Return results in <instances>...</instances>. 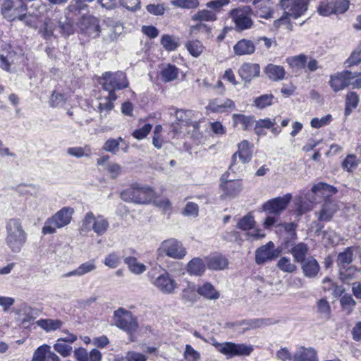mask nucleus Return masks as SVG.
<instances>
[{"label":"nucleus","instance_id":"61","mask_svg":"<svg viewBox=\"0 0 361 361\" xmlns=\"http://www.w3.org/2000/svg\"><path fill=\"white\" fill-rule=\"evenodd\" d=\"M104 170L109 174L111 178H116L122 172V167L116 162L106 164Z\"/></svg>","mask_w":361,"mask_h":361},{"label":"nucleus","instance_id":"19","mask_svg":"<svg viewBox=\"0 0 361 361\" xmlns=\"http://www.w3.org/2000/svg\"><path fill=\"white\" fill-rule=\"evenodd\" d=\"M260 73V66L258 63H244L238 70V74L246 85Z\"/></svg>","mask_w":361,"mask_h":361},{"label":"nucleus","instance_id":"22","mask_svg":"<svg viewBox=\"0 0 361 361\" xmlns=\"http://www.w3.org/2000/svg\"><path fill=\"white\" fill-rule=\"evenodd\" d=\"M105 23L107 27V34L104 37V40L107 42L116 40L123 31L122 24L119 21L114 20L111 18H107Z\"/></svg>","mask_w":361,"mask_h":361},{"label":"nucleus","instance_id":"20","mask_svg":"<svg viewBox=\"0 0 361 361\" xmlns=\"http://www.w3.org/2000/svg\"><path fill=\"white\" fill-rule=\"evenodd\" d=\"M303 275L310 279L316 278L320 271V266L312 256H308L300 262Z\"/></svg>","mask_w":361,"mask_h":361},{"label":"nucleus","instance_id":"36","mask_svg":"<svg viewBox=\"0 0 361 361\" xmlns=\"http://www.w3.org/2000/svg\"><path fill=\"white\" fill-rule=\"evenodd\" d=\"M238 147L236 153L238 154L239 159L243 164L248 163L252 157V149L248 141L243 140L238 144Z\"/></svg>","mask_w":361,"mask_h":361},{"label":"nucleus","instance_id":"48","mask_svg":"<svg viewBox=\"0 0 361 361\" xmlns=\"http://www.w3.org/2000/svg\"><path fill=\"white\" fill-rule=\"evenodd\" d=\"M359 96L355 92H350L347 94L345 98V115H349L353 109H355L359 104Z\"/></svg>","mask_w":361,"mask_h":361},{"label":"nucleus","instance_id":"39","mask_svg":"<svg viewBox=\"0 0 361 361\" xmlns=\"http://www.w3.org/2000/svg\"><path fill=\"white\" fill-rule=\"evenodd\" d=\"M316 311L322 319L329 320L331 318V305L326 298H322L317 302Z\"/></svg>","mask_w":361,"mask_h":361},{"label":"nucleus","instance_id":"45","mask_svg":"<svg viewBox=\"0 0 361 361\" xmlns=\"http://www.w3.org/2000/svg\"><path fill=\"white\" fill-rule=\"evenodd\" d=\"M353 251L351 247H347L337 257V264L340 269L348 267L353 261Z\"/></svg>","mask_w":361,"mask_h":361},{"label":"nucleus","instance_id":"24","mask_svg":"<svg viewBox=\"0 0 361 361\" xmlns=\"http://www.w3.org/2000/svg\"><path fill=\"white\" fill-rule=\"evenodd\" d=\"M338 209V208L336 202L331 200H326L322 204L320 211L319 212H316L315 214L317 215L319 221H329L332 219Z\"/></svg>","mask_w":361,"mask_h":361},{"label":"nucleus","instance_id":"2","mask_svg":"<svg viewBox=\"0 0 361 361\" xmlns=\"http://www.w3.org/2000/svg\"><path fill=\"white\" fill-rule=\"evenodd\" d=\"M6 243L13 252H19L27 240V233L18 218L8 219L6 224Z\"/></svg>","mask_w":361,"mask_h":361},{"label":"nucleus","instance_id":"12","mask_svg":"<svg viewBox=\"0 0 361 361\" xmlns=\"http://www.w3.org/2000/svg\"><path fill=\"white\" fill-rule=\"evenodd\" d=\"M157 251L159 255H166L176 259H183L187 254L183 244L175 238L164 240Z\"/></svg>","mask_w":361,"mask_h":361},{"label":"nucleus","instance_id":"31","mask_svg":"<svg viewBox=\"0 0 361 361\" xmlns=\"http://www.w3.org/2000/svg\"><path fill=\"white\" fill-rule=\"evenodd\" d=\"M205 264L204 261L199 257L191 259L187 264V271L190 275L201 276L205 271Z\"/></svg>","mask_w":361,"mask_h":361},{"label":"nucleus","instance_id":"14","mask_svg":"<svg viewBox=\"0 0 361 361\" xmlns=\"http://www.w3.org/2000/svg\"><path fill=\"white\" fill-rule=\"evenodd\" d=\"M85 13H82L80 15L81 17L77 25L81 33L90 37L96 38L99 36L101 32L99 19Z\"/></svg>","mask_w":361,"mask_h":361},{"label":"nucleus","instance_id":"49","mask_svg":"<svg viewBox=\"0 0 361 361\" xmlns=\"http://www.w3.org/2000/svg\"><path fill=\"white\" fill-rule=\"evenodd\" d=\"M185 47L189 53L194 57H198L203 52L204 47L197 40H190L185 44Z\"/></svg>","mask_w":361,"mask_h":361},{"label":"nucleus","instance_id":"17","mask_svg":"<svg viewBox=\"0 0 361 361\" xmlns=\"http://www.w3.org/2000/svg\"><path fill=\"white\" fill-rule=\"evenodd\" d=\"M292 196L290 194H286L283 197H278L267 201L263 205L264 211L270 214H280L288 205Z\"/></svg>","mask_w":361,"mask_h":361},{"label":"nucleus","instance_id":"23","mask_svg":"<svg viewBox=\"0 0 361 361\" xmlns=\"http://www.w3.org/2000/svg\"><path fill=\"white\" fill-rule=\"evenodd\" d=\"M220 188L223 192L222 196L233 198L241 191L242 184L239 180H226L221 183Z\"/></svg>","mask_w":361,"mask_h":361},{"label":"nucleus","instance_id":"50","mask_svg":"<svg viewBox=\"0 0 361 361\" xmlns=\"http://www.w3.org/2000/svg\"><path fill=\"white\" fill-rule=\"evenodd\" d=\"M361 62V42L344 62L345 68H351Z\"/></svg>","mask_w":361,"mask_h":361},{"label":"nucleus","instance_id":"4","mask_svg":"<svg viewBox=\"0 0 361 361\" xmlns=\"http://www.w3.org/2000/svg\"><path fill=\"white\" fill-rule=\"evenodd\" d=\"M279 5L283 11L278 20L280 23H288V28L292 30V25L288 20L290 17L295 19L302 16L308 8L309 0H280Z\"/></svg>","mask_w":361,"mask_h":361},{"label":"nucleus","instance_id":"1","mask_svg":"<svg viewBox=\"0 0 361 361\" xmlns=\"http://www.w3.org/2000/svg\"><path fill=\"white\" fill-rule=\"evenodd\" d=\"M73 16L68 11L65 16L54 19H47L39 29V33L47 40H51L56 38L54 34V30H58L62 37H68L75 32L73 25Z\"/></svg>","mask_w":361,"mask_h":361},{"label":"nucleus","instance_id":"43","mask_svg":"<svg viewBox=\"0 0 361 361\" xmlns=\"http://www.w3.org/2000/svg\"><path fill=\"white\" fill-rule=\"evenodd\" d=\"M50 353H54L51 351L50 345H42L35 350L32 361H47Z\"/></svg>","mask_w":361,"mask_h":361},{"label":"nucleus","instance_id":"37","mask_svg":"<svg viewBox=\"0 0 361 361\" xmlns=\"http://www.w3.org/2000/svg\"><path fill=\"white\" fill-rule=\"evenodd\" d=\"M197 291L200 295L208 300H216L220 295L219 293L210 283H205L202 286H199Z\"/></svg>","mask_w":361,"mask_h":361},{"label":"nucleus","instance_id":"54","mask_svg":"<svg viewBox=\"0 0 361 361\" xmlns=\"http://www.w3.org/2000/svg\"><path fill=\"white\" fill-rule=\"evenodd\" d=\"M360 162V159L355 154H348L342 162V167L348 172L355 170Z\"/></svg>","mask_w":361,"mask_h":361},{"label":"nucleus","instance_id":"38","mask_svg":"<svg viewBox=\"0 0 361 361\" xmlns=\"http://www.w3.org/2000/svg\"><path fill=\"white\" fill-rule=\"evenodd\" d=\"M66 153L71 157L77 159L85 157L90 158L92 154L91 147L85 145L83 147H72L66 150Z\"/></svg>","mask_w":361,"mask_h":361},{"label":"nucleus","instance_id":"58","mask_svg":"<svg viewBox=\"0 0 361 361\" xmlns=\"http://www.w3.org/2000/svg\"><path fill=\"white\" fill-rule=\"evenodd\" d=\"M356 301L353 299V296L348 294H345L341 298V305L342 308L350 314L356 306Z\"/></svg>","mask_w":361,"mask_h":361},{"label":"nucleus","instance_id":"3","mask_svg":"<svg viewBox=\"0 0 361 361\" xmlns=\"http://www.w3.org/2000/svg\"><path fill=\"white\" fill-rule=\"evenodd\" d=\"M154 196L155 192L152 188L137 183L121 192V198L123 201L140 204L149 203Z\"/></svg>","mask_w":361,"mask_h":361},{"label":"nucleus","instance_id":"53","mask_svg":"<svg viewBox=\"0 0 361 361\" xmlns=\"http://www.w3.org/2000/svg\"><path fill=\"white\" fill-rule=\"evenodd\" d=\"M171 4L184 9H195L200 5L199 0H171Z\"/></svg>","mask_w":361,"mask_h":361},{"label":"nucleus","instance_id":"41","mask_svg":"<svg viewBox=\"0 0 361 361\" xmlns=\"http://www.w3.org/2000/svg\"><path fill=\"white\" fill-rule=\"evenodd\" d=\"M255 224L256 222L253 215L251 213H248L238 220L236 227L241 231H247L254 229Z\"/></svg>","mask_w":361,"mask_h":361},{"label":"nucleus","instance_id":"6","mask_svg":"<svg viewBox=\"0 0 361 361\" xmlns=\"http://www.w3.org/2000/svg\"><path fill=\"white\" fill-rule=\"evenodd\" d=\"M109 227L108 220L102 215L95 216L93 212H88L85 214L79 228L81 235H87L93 231L97 235H104Z\"/></svg>","mask_w":361,"mask_h":361},{"label":"nucleus","instance_id":"44","mask_svg":"<svg viewBox=\"0 0 361 361\" xmlns=\"http://www.w3.org/2000/svg\"><path fill=\"white\" fill-rule=\"evenodd\" d=\"M160 43L168 51H174L180 46L179 39L169 35H164L161 38Z\"/></svg>","mask_w":361,"mask_h":361},{"label":"nucleus","instance_id":"18","mask_svg":"<svg viewBox=\"0 0 361 361\" xmlns=\"http://www.w3.org/2000/svg\"><path fill=\"white\" fill-rule=\"evenodd\" d=\"M351 71L344 70L330 76L329 85L334 92H338L350 85Z\"/></svg>","mask_w":361,"mask_h":361},{"label":"nucleus","instance_id":"55","mask_svg":"<svg viewBox=\"0 0 361 361\" xmlns=\"http://www.w3.org/2000/svg\"><path fill=\"white\" fill-rule=\"evenodd\" d=\"M307 60V56L305 54L293 56L286 59V61L289 66L293 68L297 67L300 68H305L306 67Z\"/></svg>","mask_w":361,"mask_h":361},{"label":"nucleus","instance_id":"63","mask_svg":"<svg viewBox=\"0 0 361 361\" xmlns=\"http://www.w3.org/2000/svg\"><path fill=\"white\" fill-rule=\"evenodd\" d=\"M66 102L65 95L60 92H53L50 97L49 104L52 107H61Z\"/></svg>","mask_w":361,"mask_h":361},{"label":"nucleus","instance_id":"51","mask_svg":"<svg viewBox=\"0 0 361 361\" xmlns=\"http://www.w3.org/2000/svg\"><path fill=\"white\" fill-rule=\"evenodd\" d=\"M312 191L314 193L321 192L323 195L329 196L332 194H335L337 190L334 187L330 185L324 183H319L312 187Z\"/></svg>","mask_w":361,"mask_h":361},{"label":"nucleus","instance_id":"33","mask_svg":"<svg viewBox=\"0 0 361 361\" xmlns=\"http://www.w3.org/2000/svg\"><path fill=\"white\" fill-rule=\"evenodd\" d=\"M179 73L178 68L172 64H167L164 66L160 72V77L164 82H169L178 78Z\"/></svg>","mask_w":361,"mask_h":361},{"label":"nucleus","instance_id":"42","mask_svg":"<svg viewBox=\"0 0 361 361\" xmlns=\"http://www.w3.org/2000/svg\"><path fill=\"white\" fill-rule=\"evenodd\" d=\"M116 99H112L109 97V94L103 96L99 98V102L98 104V109L99 111L101 116H106V114L114 108L113 102Z\"/></svg>","mask_w":361,"mask_h":361},{"label":"nucleus","instance_id":"35","mask_svg":"<svg viewBox=\"0 0 361 361\" xmlns=\"http://www.w3.org/2000/svg\"><path fill=\"white\" fill-rule=\"evenodd\" d=\"M309 251V247L307 244L304 243H299L294 245L290 252L293 257L294 261L297 263H300L304 261Z\"/></svg>","mask_w":361,"mask_h":361},{"label":"nucleus","instance_id":"59","mask_svg":"<svg viewBox=\"0 0 361 361\" xmlns=\"http://www.w3.org/2000/svg\"><path fill=\"white\" fill-rule=\"evenodd\" d=\"M121 263V256L118 252H111L104 259V264L111 268H116Z\"/></svg>","mask_w":361,"mask_h":361},{"label":"nucleus","instance_id":"16","mask_svg":"<svg viewBox=\"0 0 361 361\" xmlns=\"http://www.w3.org/2000/svg\"><path fill=\"white\" fill-rule=\"evenodd\" d=\"M152 283L159 290L165 294H172L178 288L177 283L166 271H164L163 274L155 278L152 281Z\"/></svg>","mask_w":361,"mask_h":361},{"label":"nucleus","instance_id":"29","mask_svg":"<svg viewBox=\"0 0 361 361\" xmlns=\"http://www.w3.org/2000/svg\"><path fill=\"white\" fill-rule=\"evenodd\" d=\"M97 266L94 259L82 263L77 269L63 274V277H71L73 276H82L87 273L96 269Z\"/></svg>","mask_w":361,"mask_h":361},{"label":"nucleus","instance_id":"40","mask_svg":"<svg viewBox=\"0 0 361 361\" xmlns=\"http://www.w3.org/2000/svg\"><path fill=\"white\" fill-rule=\"evenodd\" d=\"M191 18L193 21L212 22L216 20L217 16L216 14L212 11L208 9H201L199 10L193 16H192Z\"/></svg>","mask_w":361,"mask_h":361},{"label":"nucleus","instance_id":"13","mask_svg":"<svg viewBox=\"0 0 361 361\" xmlns=\"http://www.w3.org/2000/svg\"><path fill=\"white\" fill-rule=\"evenodd\" d=\"M214 345L217 350L226 355L227 358L234 356H247L253 350L251 345H246L243 343L236 344L232 342L216 343Z\"/></svg>","mask_w":361,"mask_h":361},{"label":"nucleus","instance_id":"5","mask_svg":"<svg viewBox=\"0 0 361 361\" xmlns=\"http://www.w3.org/2000/svg\"><path fill=\"white\" fill-rule=\"evenodd\" d=\"M99 84L104 91L109 94L110 98L116 99L115 91L124 89L128 86L126 74L121 71L105 72L99 78Z\"/></svg>","mask_w":361,"mask_h":361},{"label":"nucleus","instance_id":"56","mask_svg":"<svg viewBox=\"0 0 361 361\" xmlns=\"http://www.w3.org/2000/svg\"><path fill=\"white\" fill-rule=\"evenodd\" d=\"M264 324V320L259 319H255L250 320H242L240 322H236L233 324V326H245L243 328L244 331H247L251 329L259 328Z\"/></svg>","mask_w":361,"mask_h":361},{"label":"nucleus","instance_id":"64","mask_svg":"<svg viewBox=\"0 0 361 361\" xmlns=\"http://www.w3.org/2000/svg\"><path fill=\"white\" fill-rule=\"evenodd\" d=\"M183 356L187 361H198L200 358V354L189 344L185 345Z\"/></svg>","mask_w":361,"mask_h":361},{"label":"nucleus","instance_id":"32","mask_svg":"<svg viewBox=\"0 0 361 361\" xmlns=\"http://www.w3.org/2000/svg\"><path fill=\"white\" fill-rule=\"evenodd\" d=\"M232 120L234 127L240 126L243 130H247L255 122L253 116H247L240 114H233Z\"/></svg>","mask_w":361,"mask_h":361},{"label":"nucleus","instance_id":"62","mask_svg":"<svg viewBox=\"0 0 361 361\" xmlns=\"http://www.w3.org/2000/svg\"><path fill=\"white\" fill-rule=\"evenodd\" d=\"M230 2V0H212L208 1L206 6L216 14V13L221 11L224 6L228 5Z\"/></svg>","mask_w":361,"mask_h":361},{"label":"nucleus","instance_id":"30","mask_svg":"<svg viewBox=\"0 0 361 361\" xmlns=\"http://www.w3.org/2000/svg\"><path fill=\"white\" fill-rule=\"evenodd\" d=\"M94 0H72L66 8L73 16H79L82 13L88 12L87 3H92Z\"/></svg>","mask_w":361,"mask_h":361},{"label":"nucleus","instance_id":"21","mask_svg":"<svg viewBox=\"0 0 361 361\" xmlns=\"http://www.w3.org/2000/svg\"><path fill=\"white\" fill-rule=\"evenodd\" d=\"M207 111L212 113H224L228 110H233L235 109L234 102L231 99H226L225 101H221L219 99H214L209 102V104L206 106Z\"/></svg>","mask_w":361,"mask_h":361},{"label":"nucleus","instance_id":"52","mask_svg":"<svg viewBox=\"0 0 361 361\" xmlns=\"http://www.w3.org/2000/svg\"><path fill=\"white\" fill-rule=\"evenodd\" d=\"M278 268L283 272L293 273L296 271L297 267L291 262L289 257H282L277 262Z\"/></svg>","mask_w":361,"mask_h":361},{"label":"nucleus","instance_id":"11","mask_svg":"<svg viewBox=\"0 0 361 361\" xmlns=\"http://www.w3.org/2000/svg\"><path fill=\"white\" fill-rule=\"evenodd\" d=\"M349 6L348 0H323L317 7V12L325 17L333 14H342L348 10Z\"/></svg>","mask_w":361,"mask_h":361},{"label":"nucleus","instance_id":"60","mask_svg":"<svg viewBox=\"0 0 361 361\" xmlns=\"http://www.w3.org/2000/svg\"><path fill=\"white\" fill-rule=\"evenodd\" d=\"M54 349L63 357L69 356L73 350L72 346L64 343V342L59 341V339L54 345Z\"/></svg>","mask_w":361,"mask_h":361},{"label":"nucleus","instance_id":"27","mask_svg":"<svg viewBox=\"0 0 361 361\" xmlns=\"http://www.w3.org/2000/svg\"><path fill=\"white\" fill-rule=\"evenodd\" d=\"M207 265L210 270L221 271L228 267V260L222 255H216L207 258Z\"/></svg>","mask_w":361,"mask_h":361},{"label":"nucleus","instance_id":"15","mask_svg":"<svg viewBox=\"0 0 361 361\" xmlns=\"http://www.w3.org/2000/svg\"><path fill=\"white\" fill-rule=\"evenodd\" d=\"M279 255L280 250L275 248L273 242L269 241L256 250L255 262L257 264H262L276 259Z\"/></svg>","mask_w":361,"mask_h":361},{"label":"nucleus","instance_id":"9","mask_svg":"<svg viewBox=\"0 0 361 361\" xmlns=\"http://www.w3.org/2000/svg\"><path fill=\"white\" fill-rule=\"evenodd\" d=\"M114 323L120 329L131 335L136 331L138 327L137 318L131 312L122 307L114 312Z\"/></svg>","mask_w":361,"mask_h":361},{"label":"nucleus","instance_id":"7","mask_svg":"<svg viewBox=\"0 0 361 361\" xmlns=\"http://www.w3.org/2000/svg\"><path fill=\"white\" fill-rule=\"evenodd\" d=\"M27 6L23 0H6L1 6V13L8 20H19L31 25L30 18L25 13Z\"/></svg>","mask_w":361,"mask_h":361},{"label":"nucleus","instance_id":"47","mask_svg":"<svg viewBox=\"0 0 361 361\" xmlns=\"http://www.w3.org/2000/svg\"><path fill=\"white\" fill-rule=\"evenodd\" d=\"M124 262L127 264L129 270L135 274H142L146 270V266L138 262L134 257H126Z\"/></svg>","mask_w":361,"mask_h":361},{"label":"nucleus","instance_id":"34","mask_svg":"<svg viewBox=\"0 0 361 361\" xmlns=\"http://www.w3.org/2000/svg\"><path fill=\"white\" fill-rule=\"evenodd\" d=\"M36 324L46 332L55 331L63 325V322L60 319H40L37 320Z\"/></svg>","mask_w":361,"mask_h":361},{"label":"nucleus","instance_id":"57","mask_svg":"<svg viewBox=\"0 0 361 361\" xmlns=\"http://www.w3.org/2000/svg\"><path fill=\"white\" fill-rule=\"evenodd\" d=\"M357 270L353 266L345 267L339 269L340 279L345 283H348L355 276Z\"/></svg>","mask_w":361,"mask_h":361},{"label":"nucleus","instance_id":"46","mask_svg":"<svg viewBox=\"0 0 361 361\" xmlns=\"http://www.w3.org/2000/svg\"><path fill=\"white\" fill-rule=\"evenodd\" d=\"M274 96L272 94H262L254 99V105L259 109H263L274 104Z\"/></svg>","mask_w":361,"mask_h":361},{"label":"nucleus","instance_id":"28","mask_svg":"<svg viewBox=\"0 0 361 361\" xmlns=\"http://www.w3.org/2000/svg\"><path fill=\"white\" fill-rule=\"evenodd\" d=\"M264 73L270 80L275 82L282 80L286 75V71L283 66L273 63H269L265 67Z\"/></svg>","mask_w":361,"mask_h":361},{"label":"nucleus","instance_id":"26","mask_svg":"<svg viewBox=\"0 0 361 361\" xmlns=\"http://www.w3.org/2000/svg\"><path fill=\"white\" fill-rule=\"evenodd\" d=\"M233 51L237 56L250 55L255 51V46L250 39H242L233 47Z\"/></svg>","mask_w":361,"mask_h":361},{"label":"nucleus","instance_id":"8","mask_svg":"<svg viewBox=\"0 0 361 361\" xmlns=\"http://www.w3.org/2000/svg\"><path fill=\"white\" fill-rule=\"evenodd\" d=\"M73 213V208L63 207L46 221L42 228V233L44 234H52L56 232V228H61L68 225L71 221Z\"/></svg>","mask_w":361,"mask_h":361},{"label":"nucleus","instance_id":"10","mask_svg":"<svg viewBox=\"0 0 361 361\" xmlns=\"http://www.w3.org/2000/svg\"><path fill=\"white\" fill-rule=\"evenodd\" d=\"M229 16L238 30H245L253 25L252 10L249 6H243L232 9Z\"/></svg>","mask_w":361,"mask_h":361},{"label":"nucleus","instance_id":"25","mask_svg":"<svg viewBox=\"0 0 361 361\" xmlns=\"http://www.w3.org/2000/svg\"><path fill=\"white\" fill-rule=\"evenodd\" d=\"M293 361H317V353L312 347L299 346L293 355Z\"/></svg>","mask_w":361,"mask_h":361}]
</instances>
